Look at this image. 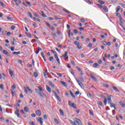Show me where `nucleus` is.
<instances>
[{
  "mask_svg": "<svg viewBox=\"0 0 125 125\" xmlns=\"http://www.w3.org/2000/svg\"><path fill=\"white\" fill-rule=\"evenodd\" d=\"M111 96L112 95H110L109 97L107 99V101L108 104H109L111 108H113V107L115 106V104H113V102H112V99H111Z\"/></svg>",
  "mask_w": 125,
  "mask_h": 125,
  "instance_id": "f03ea898",
  "label": "nucleus"
},
{
  "mask_svg": "<svg viewBox=\"0 0 125 125\" xmlns=\"http://www.w3.org/2000/svg\"><path fill=\"white\" fill-rule=\"evenodd\" d=\"M74 43L76 44V45H80V42H77V41H75L74 42Z\"/></svg>",
  "mask_w": 125,
  "mask_h": 125,
  "instance_id": "79ce46f5",
  "label": "nucleus"
},
{
  "mask_svg": "<svg viewBox=\"0 0 125 125\" xmlns=\"http://www.w3.org/2000/svg\"><path fill=\"white\" fill-rule=\"evenodd\" d=\"M79 30H80V31H83V30H84V28L83 27H80L79 28Z\"/></svg>",
  "mask_w": 125,
  "mask_h": 125,
  "instance_id": "bf43d9fd",
  "label": "nucleus"
},
{
  "mask_svg": "<svg viewBox=\"0 0 125 125\" xmlns=\"http://www.w3.org/2000/svg\"><path fill=\"white\" fill-rule=\"evenodd\" d=\"M37 122H38V123H39L41 125H43V123L42 122V117H40L39 119L37 118Z\"/></svg>",
  "mask_w": 125,
  "mask_h": 125,
  "instance_id": "20e7f679",
  "label": "nucleus"
},
{
  "mask_svg": "<svg viewBox=\"0 0 125 125\" xmlns=\"http://www.w3.org/2000/svg\"><path fill=\"white\" fill-rule=\"evenodd\" d=\"M34 16H36V17H40V16L39 15H38V14H37L36 13L34 14Z\"/></svg>",
  "mask_w": 125,
  "mask_h": 125,
  "instance_id": "e2e57ef3",
  "label": "nucleus"
},
{
  "mask_svg": "<svg viewBox=\"0 0 125 125\" xmlns=\"http://www.w3.org/2000/svg\"><path fill=\"white\" fill-rule=\"evenodd\" d=\"M104 105H107V99H106V96L104 97Z\"/></svg>",
  "mask_w": 125,
  "mask_h": 125,
  "instance_id": "f3484780",
  "label": "nucleus"
},
{
  "mask_svg": "<svg viewBox=\"0 0 125 125\" xmlns=\"http://www.w3.org/2000/svg\"><path fill=\"white\" fill-rule=\"evenodd\" d=\"M119 4L121 5V6H122V7H125V4H123L122 3H119Z\"/></svg>",
  "mask_w": 125,
  "mask_h": 125,
  "instance_id": "8fccbe9b",
  "label": "nucleus"
},
{
  "mask_svg": "<svg viewBox=\"0 0 125 125\" xmlns=\"http://www.w3.org/2000/svg\"><path fill=\"white\" fill-rule=\"evenodd\" d=\"M98 66H100V65L97 63H94L93 65V68H96V67H98Z\"/></svg>",
  "mask_w": 125,
  "mask_h": 125,
  "instance_id": "4be33fe9",
  "label": "nucleus"
},
{
  "mask_svg": "<svg viewBox=\"0 0 125 125\" xmlns=\"http://www.w3.org/2000/svg\"><path fill=\"white\" fill-rule=\"evenodd\" d=\"M75 120L78 125H83V123H82V121L77 118H75Z\"/></svg>",
  "mask_w": 125,
  "mask_h": 125,
  "instance_id": "423d86ee",
  "label": "nucleus"
},
{
  "mask_svg": "<svg viewBox=\"0 0 125 125\" xmlns=\"http://www.w3.org/2000/svg\"><path fill=\"white\" fill-rule=\"evenodd\" d=\"M98 2H99V3H100L101 4H105V2H104L101 0H99L98 1Z\"/></svg>",
  "mask_w": 125,
  "mask_h": 125,
  "instance_id": "c756f323",
  "label": "nucleus"
},
{
  "mask_svg": "<svg viewBox=\"0 0 125 125\" xmlns=\"http://www.w3.org/2000/svg\"><path fill=\"white\" fill-rule=\"evenodd\" d=\"M48 84H49V85H50V86H51L52 87H54V84H53V83H52V82H51V81H49V82H48Z\"/></svg>",
  "mask_w": 125,
  "mask_h": 125,
  "instance_id": "dca6fc26",
  "label": "nucleus"
},
{
  "mask_svg": "<svg viewBox=\"0 0 125 125\" xmlns=\"http://www.w3.org/2000/svg\"><path fill=\"white\" fill-rule=\"evenodd\" d=\"M59 111L61 116H64V112H63V110H62L61 109H60Z\"/></svg>",
  "mask_w": 125,
  "mask_h": 125,
  "instance_id": "5701e85b",
  "label": "nucleus"
},
{
  "mask_svg": "<svg viewBox=\"0 0 125 125\" xmlns=\"http://www.w3.org/2000/svg\"><path fill=\"white\" fill-rule=\"evenodd\" d=\"M104 57H106V58L108 57V58H109L110 57V54H108L107 55V54H104Z\"/></svg>",
  "mask_w": 125,
  "mask_h": 125,
  "instance_id": "680f3d73",
  "label": "nucleus"
},
{
  "mask_svg": "<svg viewBox=\"0 0 125 125\" xmlns=\"http://www.w3.org/2000/svg\"><path fill=\"white\" fill-rule=\"evenodd\" d=\"M61 83H62V84L63 85H64L66 87H67V86H68V84H67V83H66L65 82H64L63 81H61Z\"/></svg>",
  "mask_w": 125,
  "mask_h": 125,
  "instance_id": "2eb2a0df",
  "label": "nucleus"
},
{
  "mask_svg": "<svg viewBox=\"0 0 125 125\" xmlns=\"http://www.w3.org/2000/svg\"><path fill=\"white\" fill-rule=\"evenodd\" d=\"M97 6H98L99 7H100V8H104V7H103V5L100 4H97Z\"/></svg>",
  "mask_w": 125,
  "mask_h": 125,
  "instance_id": "f704fd0d",
  "label": "nucleus"
},
{
  "mask_svg": "<svg viewBox=\"0 0 125 125\" xmlns=\"http://www.w3.org/2000/svg\"><path fill=\"white\" fill-rule=\"evenodd\" d=\"M11 30H14L15 29V26L14 25H13L11 27Z\"/></svg>",
  "mask_w": 125,
  "mask_h": 125,
  "instance_id": "69168bd1",
  "label": "nucleus"
},
{
  "mask_svg": "<svg viewBox=\"0 0 125 125\" xmlns=\"http://www.w3.org/2000/svg\"><path fill=\"white\" fill-rule=\"evenodd\" d=\"M113 89H114L115 91H116V92H119V89H118V88H117V87L113 86L112 87Z\"/></svg>",
  "mask_w": 125,
  "mask_h": 125,
  "instance_id": "393cba45",
  "label": "nucleus"
},
{
  "mask_svg": "<svg viewBox=\"0 0 125 125\" xmlns=\"http://www.w3.org/2000/svg\"><path fill=\"white\" fill-rule=\"evenodd\" d=\"M50 28H51V30H52V31H54V27L51 26Z\"/></svg>",
  "mask_w": 125,
  "mask_h": 125,
  "instance_id": "338daca9",
  "label": "nucleus"
},
{
  "mask_svg": "<svg viewBox=\"0 0 125 125\" xmlns=\"http://www.w3.org/2000/svg\"><path fill=\"white\" fill-rule=\"evenodd\" d=\"M38 89H36V91L37 92V93H38L39 95H40V96H41V97H42V98H44V93H43V92H42V89L41 88V87L39 86H38Z\"/></svg>",
  "mask_w": 125,
  "mask_h": 125,
  "instance_id": "f257e3e1",
  "label": "nucleus"
},
{
  "mask_svg": "<svg viewBox=\"0 0 125 125\" xmlns=\"http://www.w3.org/2000/svg\"><path fill=\"white\" fill-rule=\"evenodd\" d=\"M103 9H104V11H105V12H108V11H109V10H108V7H104V8H103Z\"/></svg>",
  "mask_w": 125,
  "mask_h": 125,
  "instance_id": "412c9836",
  "label": "nucleus"
},
{
  "mask_svg": "<svg viewBox=\"0 0 125 125\" xmlns=\"http://www.w3.org/2000/svg\"><path fill=\"white\" fill-rule=\"evenodd\" d=\"M68 54V52L67 51H65L64 52V54L62 55V57L64 58V59H68V57L67 56Z\"/></svg>",
  "mask_w": 125,
  "mask_h": 125,
  "instance_id": "6e6552de",
  "label": "nucleus"
},
{
  "mask_svg": "<svg viewBox=\"0 0 125 125\" xmlns=\"http://www.w3.org/2000/svg\"><path fill=\"white\" fill-rule=\"evenodd\" d=\"M76 81L78 84L80 85V86H81V87H83V83L81 82V81L79 79H76Z\"/></svg>",
  "mask_w": 125,
  "mask_h": 125,
  "instance_id": "f8f14e48",
  "label": "nucleus"
},
{
  "mask_svg": "<svg viewBox=\"0 0 125 125\" xmlns=\"http://www.w3.org/2000/svg\"><path fill=\"white\" fill-rule=\"evenodd\" d=\"M43 118L45 120H47V115L44 114L43 116Z\"/></svg>",
  "mask_w": 125,
  "mask_h": 125,
  "instance_id": "13d9d810",
  "label": "nucleus"
},
{
  "mask_svg": "<svg viewBox=\"0 0 125 125\" xmlns=\"http://www.w3.org/2000/svg\"><path fill=\"white\" fill-rule=\"evenodd\" d=\"M41 55H42V58L43 59L44 61L45 62V58L44 57V54H43V53H42V52H41Z\"/></svg>",
  "mask_w": 125,
  "mask_h": 125,
  "instance_id": "7c9ffc66",
  "label": "nucleus"
},
{
  "mask_svg": "<svg viewBox=\"0 0 125 125\" xmlns=\"http://www.w3.org/2000/svg\"><path fill=\"white\" fill-rule=\"evenodd\" d=\"M9 74L12 78H15V76H14V73H13V71L10 70L9 71Z\"/></svg>",
  "mask_w": 125,
  "mask_h": 125,
  "instance_id": "9d476101",
  "label": "nucleus"
},
{
  "mask_svg": "<svg viewBox=\"0 0 125 125\" xmlns=\"http://www.w3.org/2000/svg\"><path fill=\"white\" fill-rule=\"evenodd\" d=\"M7 36H9L11 35V33L10 32H8L6 34Z\"/></svg>",
  "mask_w": 125,
  "mask_h": 125,
  "instance_id": "0e129e2a",
  "label": "nucleus"
},
{
  "mask_svg": "<svg viewBox=\"0 0 125 125\" xmlns=\"http://www.w3.org/2000/svg\"><path fill=\"white\" fill-rule=\"evenodd\" d=\"M0 4H1V5L3 7H4L5 6V5H4L3 4V2H2V1H0Z\"/></svg>",
  "mask_w": 125,
  "mask_h": 125,
  "instance_id": "a18cd8bd",
  "label": "nucleus"
},
{
  "mask_svg": "<svg viewBox=\"0 0 125 125\" xmlns=\"http://www.w3.org/2000/svg\"><path fill=\"white\" fill-rule=\"evenodd\" d=\"M79 80L81 82H84V79H83V78L82 77H79Z\"/></svg>",
  "mask_w": 125,
  "mask_h": 125,
  "instance_id": "49530a36",
  "label": "nucleus"
},
{
  "mask_svg": "<svg viewBox=\"0 0 125 125\" xmlns=\"http://www.w3.org/2000/svg\"><path fill=\"white\" fill-rule=\"evenodd\" d=\"M81 22H82L83 23H85V20H84L83 19H82L81 20Z\"/></svg>",
  "mask_w": 125,
  "mask_h": 125,
  "instance_id": "4d7b16f0",
  "label": "nucleus"
},
{
  "mask_svg": "<svg viewBox=\"0 0 125 125\" xmlns=\"http://www.w3.org/2000/svg\"><path fill=\"white\" fill-rule=\"evenodd\" d=\"M57 76H58L60 78H62V74L60 73H57Z\"/></svg>",
  "mask_w": 125,
  "mask_h": 125,
  "instance_id": "a19ab883",
  "label": "nucleus"
},
{
  "mask_svg": "<svg viewBox=\"0 0 125 125\" xmlns=\"http://www.w3.org/2000/svg\"><path fill=\"white\" fill-rule=\"evenodd\" d=\"M70 63L71 64H72L73 65V66H75V62H74V61L70 60Z\"/></svg>",
  "mask_w": 125,
  "mask_h": 125,
  "instance_id": "5fc2aeb1",
  "label": "nucleus"
},
{
  "mask_svg": "<svg viewBox=\"0 0 125 125\" xmlns=\"http://www.w3.org/2000/svg\"><path fill=\"white\" fill-rule=\"evenodd\" d=\"M26 3H27L28 5H29L30 6H31V5H32V4H31V3L28 1H25Z\"/></svg>",
  "mask_w": 125,
  "mask_h": 125,
  "instance_id": "de8ad7c7",
  "label": "nucleus"
},
{
  "mask_svg": "<svg viewBox=\"0 0 125 125\" xmlns=\"http://www.w3.org/2000/svg\"><path fill=\"white\" fill-rule=\"evenodd\" d=\"M71 107H72L73 108H76V104L75 103L71 104V105H70Z\"/></svg>",
  "mask_w": 125,
  "mask_h": 125,
  "instance_id": "4c0bfd02",
  "label": "nucleus"
},
{
  "mask_svg": "<svg viewBox=\"0 0 125 125\" xmlns=\"http://www.w3.org/2000/svg\"><path fill=\"white\" fill-rule=\"evenodd\" d=\"M31 115L32 118H35L36 117V114H35L34 113L31 114Z\"/></svg>",
  "mask_w": 125,
  "mask_h": 125,
  "instance_id": "052dcab7",
  "label": "nucleus"
},
{
  "mask_svg": "<svg viewBox=\"0 0 125 125\" xmlns=\"http://www.w3.org/2000/svg\"><path fill=\"white\" fill-rule=\"evenodd\" d=\"M87 96H88L90 98H91V97H92V95L91 94V93L88 92L87 93Z\"/></svg>",
  "mask_w": 125,
  "mask_h": 125,
  "instance_id": "cd10ccee",
  "label": "nucleus"
},
{
  "mask_svg": "<svg viewBox=\"0 0 125 125\" xmlns=\"http://www.w3.org/2000/svg\"><path fill=\"white\" fill-rule=\"evenodd\" d=\"M29 124L31 125H35V123L33 122L32 121L29 122Z\"/></svg>",
  "mask_w": 125,
  "mask_h": 125,
  "instance_id": "864d4df0",
  "label": "nucleus"
},
{
  "mask_svg": "<svg viewBox=\"0 0 125 125\" xmlns=\"http://www.w3.org/2000/svg\"><path fill=\"white\" fill-rule=\"evenodd\" d=\"M98 104L100 105V106L103 105L102 102H101V101H99V102H98Z\"/></svg>",
  "mask_w": 125,
  "mask_h": 125,
  "instance_id": "3c124183",
  "label": "nucleus"
},
{
  "mask_svg": "<svg viewBox=\"0 0 125 125\" xmlns=\"http://www.w3.org/2000/svg\"><path fill=\"white\" fill-rule=\"evenodd\" d=\"M52 92H53V93H54V94L56 96V97H57V98L59 100V101L60 102H61V99L60 98V97H59L58 95H57V93H56V92L54 90H52Z\"/></svg>",
  "mask_w": 125,
  "mask_h": 125,
  "instance_id": "7ed1b4c3",
  "label": "nucleus"
},
{
  "mask_svg": "<svg viewBox=\"0 0 125 125\" xmlns=\"http://www.w3.org/2000/svg\"><path fill=\"white\" fill-rule=\"evenodd\" d=\"M89 114L91 116H94V115L93 114V112H92L91 110H89Z\"/></svg>",
  "mask_w": 125,
  "mask_h": 125,
  "instance_id": "c03bdc74",
  "label": "nucleus"
},
{
  "mask_svg": "<svg viewBox=\"0 0 125 125\" xmlns=\"http://www.w3.org/2000/svg\"><path fill=\"white\" fill-rule=\"evenodd\" d=\"M90 76L91 77V79H92V80H93L95 82H97V79H96V78L94 77L93 75L90 74Z\"/></svg>",
  "mask_w": 125,
  "mask_h": 125,
  "instance_id": "ddd939ff",
  "label": "nucleus"
},
{
  "mask_svg": "<svg viewBox=\"0 0 125 125\" xmlns=\"http://www.w3.org/2000/svg\"><path fill=\"white\" fill-rule=\"evenodd\" d=\"M110 69L111 70V71H113V70H115V67L114 66H111L110 67Z\"/></svg>",
  "mask_w": 125,
  "mask_h": 125,
  "instance_id": "6e6d98bb",
  "label": "nucleus"
},
{
  "mask_svg": "<svg viewBox=\"0 0 125 125\" xmlns=\"http://www.w3.org/2000/svg\"><path fill=\"white\" fill-rule=\"evenodd\" d=\"M69 122L70 123V124H71V125H76V123L74 122H73V121L71 120H69Z\"/></svg>",
  "mask_w": 125,
  "mask_h": 125,
  "instance_id": "c9c22d12",
  "label": "nucleus"
},
{
  "mask_svg": "<svg viewBox=\"0 0 125 125\" xmlns=\"http://www.w3.org/2000/svg\"><path fill=\"white\" fill-rule=\"evenodd\" d=\"M54 122H55L57 125H59V121H58V120H57V119L54 118Z\"/></svg>",
  "mask_w": 125,
  "mask_h": 125,
  "instance_id": "e433bc0d",
  "label": "nucleus"
},
{
  "mask_svg": "<svg viewBox=\"0 0 125 125\" xmlns=\"http://www.w3.org/2000/svg\"><path fill=\"white\" fill-rule=\"evenodd\" d=\"M69 92H70V95H71L72 97H73V98H76V96H75V95H74V94L73 93V92H72V91L71 90H69Z\"/></svg>",
  "mask_w": 125,
  "mask_h": 125,
  "instance_id": "aec40b11",
  "label": "nucleus"
},
{
  "mask_svg": "<svg viewBox=\"0 0 125 125\" xmlns=\"http://www.w3.org/2000/svg\"><path fill=\"white\" fill-rule=\"evenodd\" d=\"M33 75L35 78H38V77H39V74L37 72H35L33 74Z\"/></svg>",
  "mask_w": 125,
  "mask_h": 125,
  "instance_id": "b1692460",
  "label": "nucleus"
},
{
  "mask_svg": "<svg viewBox=\"0 0 125 125\" xmlns=\"http://www.w3.org/2000/svg\"><path fill=\"white\" fill-rule=\"evenodd\" d=\"M33 26L34 27V28H38V25L36 23V22L33 23Z\"/></svg>",
  "mask_w": 125,
  "mask_h": 125,
  "instance_id": "ea45409f",
  "label": "nucleus"
},
{
  "mask_svg": "<svg viewBox=\"0 0 125 125\" xmlns=\"http://www.w3.org/2000/svg\"><path fill=\"white\" fill-rule=\"evenodd\" d=\"M7 18L8 20H10V21H12V20H13V19L9 16H8Z\"/></svg>",
  "mask_w": 125,
  "mask_h": 125,
  "instance_id": "58836bf2",
  "label": "nucleus"
},
{
  "mask_svg": "<svg viewBox=\"0 0 125 125\" xmlns=\"http://www.w3.org/2000/svg\"><path fill=\"white\" fill-rule=\"evenodd\" d=\"M41 12L42 13V17H46V15L44 14V13H43V11H41Z\"/></svg>",
  "mask_w": 125,
  "mask_h": 125,
  "instance_id": "bb28decb",
  "label": "nucleus"
},
{
  "mask_svg": "<svg viewBox=\"0 0 125 125\" xmlns=\"http://www.w3.org/2000/svg\"><path fill=\"white\" fill-rule=\"evenodd\" d=\"M54 57H55V59H56L58 64H59V65H61V63L60 62V60L58 58V55H55Z\"/></svg>",
  "mask_w": 125,
  "mask_h": 125,
  "instance_id": "1a4fd4ad",
  "label": "nucleus"
},
{
  "mask_svg": "<svg viewBox=\"0 0 125 125\" xmlns=\"http://www.w3.org/2000/svg\"><path fill=\"white\" fill-rule=\"evenodd\" d=\"M13 54H16L17 55H18V54H21V52L19 51V52H13Z\"/></svg>",
  "mask_w": 125,
  "mask_h": 125,
  "instance_id": "c85d7f7f",
  "label": "nucleus"
},
{
  "mask_svg": "<svg viewBox=\"0 0 125 125\" xmlns=\"http://www.w3.org/2000/svg\"><path fill=\"white\" fill-rule=\"evenodd\" d=\"M49 61H52V60H53V57H51L49 58Z\"/></svg>",
  "mask_w": 125,
  "mask_h": 125,
  "instance_id": "774afa93",
  "label": "nucleus"
},
{
  "mask_svg": "<svg viewBox=\"0 0 125 125\" xmlns=\"http://www.w3.org/2000/svg\"><path fill=\"white\" fill-rule=\"evenodd\" d=\"M3 54H5V55H7V56L10 57V54H9V53H8V52H7L6 50H3Z\"/></svg>",
  "mask_w": 125,
  "mask_h": 125,
  "instance_id": "0eeeda50",
  "label": "nucleus"
},
{
  "mask_svg": "<svg viewBox=\"0 0 125 125\" xmlns=\"http://www.w3.org/2000/svg\"><path fill=\"white\" fill-rule=\"evenodd\" d=\"M28 14L29 15V17H30V18H33V16L32 15V13H31V12H28Z\"/></svg>",
  "mask_w": 125,
  "mask_h": 125,
  "instance_id": "603ef678",
  "label": "nucleus"
},
{
  "mask_svg": "<svg viewBox=\"0 0 125 125\" xmlns=\"http://www.w3.org/2000/svg\"><path fill=\"white\" fill-rule=\"evenodd\" d=\"M63 11H64V12H66V13H68V14H70L71 13V12L70 11H69L68 10L64 8L62 9Z\"/></svg>",
  "mask_w": 125,
  "mask_h": 125,
  "instance_id": "a878e982",
  "label": "nucleus"
},
{
  "mask_svg": "<svg viewBox=\"0 0 125 125\" xmlns=\"http://www.w3.org/2000/svg\"><path fill=\"white\" fill-rule=\"evenodd\" d=\"M76 68L79 72H82V69H81V68L79 67H77Z\"/></svg>",
  "mask_w": 125,
  "mask_h": 125,
  "instance_id": "37998d69",
  "label": "nucleus"
},
{
  "mask_svg": "<svg viewBox=\"0 0 125 125\" xmlns=\"http://www.w3.org/2000/svg\"><path fill=\"white\" fill-rule=\"evenodd\" d=\"M25 35L28 37V38H32V35L31 33H29L28 32L25 33Z\"/></svg>",
  "mask_w": 125,
  "mask_h": 125,
  "instance_id": "a211bd4d",
  "label": "nucleus"
},
{
  "mask_svg": "<svg viewBox=\"0 0 125 125\" xmlns=\"http://www.w3.org/2000/svg\"><path fill=\"white\" fill-rule=\"evenodd\" d=\"M120 10H121V7L120 6H118L117 9H116V13L117 12H119V11H120Z\"/></svg>",
  "mask_w": 125,
  "mask_h": 125,
  "instance_id": "72a5a7b5",
  "label": "nucleus"
},
{
  "mask_svg": "<svg viewBox=\"0 0 125 125\" xmlns=\"http://www.w3.org/2000/svg\"><path fill=\"white\" fill-rule=\"evenodd\" d=\"M51 52H52V53H53L54 56H55V55H57V53L56 52V51L53 50H51Z\"/></svg>",
  "mask_w": 125,
  "mask_h": 125,
  "instance_id": "2f4dec72",
  "label": "nucleus"
},
{
  "mask_svg": "<svg viewBox=\"0 0 125 125\" xmlns=\"http://www.w3.org/2000/svg\"><path fill=\"white\" fill-rule=\"evenodd\" d=\"M46 90H47V91H48V92H51V88H50V87H49L48 85H46Z\"/></svg>",
  "mask_w": 125,
  "mask_h": 125,
  "instance_id": "4468645a",
  "label": "nucleus"
},
{
  "mask_svg": "<svg viewBox=\"0 0 125 125\" xmlns=\"http://www.w3.org/2000/svg\"><path fill=\"white\" fill-rule=\"evenodd\" d=\"M35 113L36 115H37V116H39V117H40V116H41L42 115V113L41 112V111L40 110H36Z\"/></svg>",
  "mask_w": 125,
  "mask_h": 125,
  "instance_id": "9b49d317",
  "label": "nucleus"
},
{
  "mask_svg": "<svg viewBox=\"0 0 125 125\" xmlns=\"http://www.w3.org/2000/svg\"><path fill=\"white\" fill-rule=\"evenodd\" d=\"M119 104L121 105V106H122L123 108H125V105L124 104V103L120 102Z\"/></svg>",
  "mask_w": 125,
  "mask_h": 125,
  "instance_id": "6ab92c4d",
  "label": "nucleus"
},
{
  "mask_svg": "<svg viewBox=\"0 0 125 125\" xmlns=\"http://www.w3.org/2000/svg\"><path fill=\"white\" fill-rule=\"evenodd\" d=\"M19 112H20L19 109H17V110L16 111H15V115H16L17 116L18 118H21V116H20V114H19Z\"/></svg>",
  "mask_w": 125,
  "mask_h": 125,
  "instance_id": "39448f33",
  "label": "nucleus"
},
{
  "mask_svg": "<svg viewBox=\"0 0 125 125\" xmlns=\"http://www.w3.org/2000/svg\"><path fill=\"white\" fill-rule=\"evenodd\" d=\"M24 110L25 112H29V108H28V106L24 107Z\"/></svg>",
  "mask_w": 125,
  "mask_h": 125,
  "instance_id": "473e14b6",
  "label": "nucleus"
},
{
  "mask_svg": "<svg viewBox=\"0 0 125 125\" xmlns=\"http://www.w3.org/2000/svg\"><path fill=\"white\" fill-rule=\"evenodd\" d=\"M68 35H69V36H71V37H73V32H71L70 33V30H69L68 32Z\"/></svg>",
  "mask_w": 125,
  "mask_h": 125,
  "instance_id": "09e8293b",
  "label": "nucleus"
}]
</instances>
